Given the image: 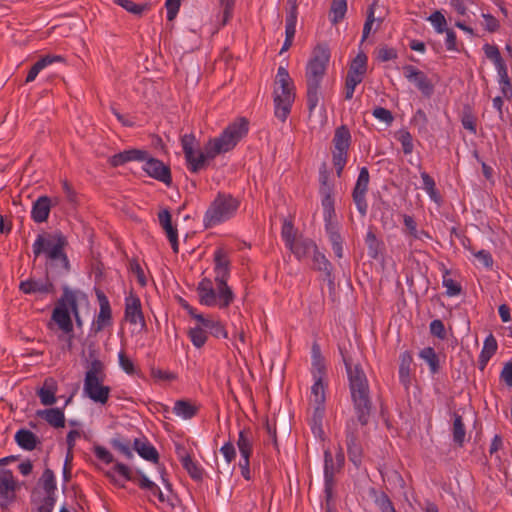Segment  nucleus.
<instances>
[{"label": "nucleus", "instance_id": "f3484780", "mask_svg": "<svg viewBox=\"0 0 512 512\" xmlns=\"http://www.w3.org/2000/svg\"><path fill=\"white\" fill-rule=\"evenodd\" d=\"M103 381L104 379H92L91 377L84 379L83 390L85 395L100 404L107 403L111 391L109 386L102 384Z\"/></svg>", "mask_w": 512, "mask_h": 512}, {"label": "nucleus", "instance_id": "bb28decb", "mask_svg": "<svg viewBox=\"0 0 512 512\" xmlns=\"http://www.w3.org/2000/svg\"><path fill=\"white\" fill-rule=\"evenodd\" d=\"M36 415L44 419L49 425L54 428H63L65 426L64 412L59 408H48L38 410Z\"/></svg>", "mask_w": 512, "mask_h": 512}, {"label": "nucleus", "instance_id": "79ce46f5", "mask_svg": "<svg viewBox=\"0 0 512 512\" xmlns=\"http://www.w3.org/2000/svg\"><path fill=\"white\" fill-rule=\"evenodd\" d=\"M39 481L46 495L55 496L56 480L54 472L50 468L43 471Z\"/></svg>", "mask_w": 512, "mask_h": 512}, {"label": "nucleus", "instance_id": "a878e982", "mask_svg": "<svg viewBox=\"0 0 512 512\" xmlns=\"http://www.w3.org/2000/svg\"><path fill=\"white\" fill-rule=\"evenodd\" d=\"M133 449L145 460L157 464L159 462V453L156 448L147 440L143 441L136 438L133 442Z\"/></svg>", "mask_w": 512, "mask_h": 512}, {"label": "nucleus", "instance_id": "052dcab7", "mask_svg": "<svg viewBox=\"0 0 512 512\" xmlns=\"http://www.w3.org/2000/svg\"><path fill=\"white\" fill-rule=\"evenodd\" d=\"M374 6H375V3H372L368 8L366 21L363 26V33H362V40H361L362 42L365 41L366 38L369 36L371 29H372V25L375 22Z\"/></svg>", "mask_w": 512, "mask_h": 512}, {"label": "nucleus", "instance_id": "423d86ee", "mask_svg": "<svg viewBox=\"0 0 512 512\" xmlns=\"http://www.w3.org/2000/svg\"><path fill=\"white\" fill-rule=\"evenodd\" d=\"M239 202L229 194L218 193L205 212L203 223L205 228L213 227L230 219L237 211Z\"/></svg>", "mask_w": 512, "mask_h": 512}, {"label": "nucleus", "instance_id": "4be33fe9", "mask_svg": "<svg viewBox=\"0 0 512 512\" xmlns=\"http://www.w3.org/2000/svg\"><path fill=\"white\" fill-rule=\"evenodd\" d=\"M53 203L48 196H40L32 206L31 217L36 223L45 222Z\"/></svg>", "mask_w": 512, "mask_h": 512}, {"label": "nucleus", "instance_id": "e433bc0d", "mask_svg": "<svg viewBox=\"0 0 512 512\" xmlns=\"http://www.w3.org/2000/svg\"><path fill=\"white\" fill-rule=\"evenodd\" d=\"M249 430H241L239 432L237 447L240 452L241 458H250L252 453V439Z\"/></svg>", "mask_w": 512, "mask_h": 512}, {"label": "nucleus", "instance_id": "c03bdc74", "mask_svg": "<svg viewBox=\"0 0 512 512\" xmlns=\"http://www.w3.org/2000/svg\"><path fill=\"white\" fill-rule=\"evenodd\" d=\"M314 384L311 387L312 401L314 405H325V386L323 378H314Z\"/></svg>", "mask_w": 512, "mask_h": 512}, {"label": "nucleus", "instance_id": "338daca9", "mask_svg": "<svg viewBox=\"0 0 512 512\" xmlns=\"http://www.w3.org/2000/svg\"><path fill=\"white\" fill-rule=\"evenodd\" d=\"M94 454L99 460L106 464H110L114 461V457L111 452L103 446L96 445L94 447Z\"/></svg>", "mask_w": 512, "mask_h": 512}, {"label": "nucleus", "instance_id": "37998d69", "mask_svg": "<svg viewBox=\"0 0 512 512\" xmlns=\"http://www.w3.org/2000/svg\"><path fill=\"white\" fill-rule=\"evenodd\" d=\"M112 312L110 305L100 306V311L94 326L95 332H100L104 327L111 325Z\"/></svg>", "mask_w": 512, "mask_h": 512}, {"label": "nucleus", "instance_id": "7c9ffc66", "mask_svg": "<svg viewBox=\"0 0 512 512\" xmlns=\"http://www.w3.org/2000/svg\"><path fill=\"white\" fill-rule=\"evenodd\" d=\"M56 383L52 378H48L44 381L43 387L37 391V395L43 405L49 406L56 402Z\"/></svg>", "mask_w": 512, "mask_h": 512}, {"label": "nucleus", "instance_id": "6ab92c4d", "mask_svg": "<svg viewBox=\"0 0 512 512\" xmlns=\"http://www.w3.org/2000/svg\"><path fill=\"white\" fill-rule=\"evenodd\" d=\"M125 320L130 324H140L142 328L146 327L145 318L142 312L140 298L130 293L125 299Z\"/></svg>", "mask_w": 512, "mask_h": 512}, {"label": "nucleus", "instance_id": "69168bd1", "mask_svg": "<svg viewBox=\"0 0 512 512\" xmlns=\"http://www.w3.org/2000/svg\"><path fill=\"white\" fill-rule=\"evenodd\" d=\"M373 116L380 121H383L387 124H391L394 120V117L390 110L383 108V107H376L373 112Z\"/></svg>", "mask_w": 512, "mask_h": 512}, {"label": "nucleus", "instance_id": "f257e3e1", "mask_svg": "<svg viewBox=\"0 0 512 512\" xmlns=\"http://www.w3.org/2000/svg\"><path fill=\"white\" fill-rule=\"evenodd\" d=\"M248 126L249 123L245 118L231 123L219 137L209 140L204 147V152H200L197 157L194 152L195 136L193 134L182 136L181 145L189 170L197 173L205 168L207 159H213L220 153L232 150L248 133Z\"/></svg>", "mask_w": 512, "mask_h": 512}, {"label": "nucleus", "instance_id": "8fccbe9b", "mask_svg": "<svg viewBox=\"0 0 512 512\" xmlns=\"http://www.w3.org/2000/svg\"><path fill=\"white\" fill-rule=\"evenodd\" d=\"M112 447L123 454L127 459L133 458V453L130 448L129 440H122L121 438H113L110 441Z\"/></svg>", "mask_w": 512, "mask_h": 512}, {"label": "nucleus", "instance_id": "5701e85b", "mask_svg": "<svg viewBox=\"0 0 512 512\" xmlns=\"http://www.w3.org/2000/svg\"><path fill=\"white\" fill-rule=\"evenodd\" d=\"M335 466L333 462V456L329 449L324 450V479H325V494L326 499L329 500L332 496V490L334 485V473Z\"/></svg>", "mask_w": 512, "mask_h": 512}, {"label": "nucleus", "instance_id": "49530a36", "mask_svg": "<svg viewBox=\"0 0 512 512\" xmlns=\"http://www.w3.org/2000/svg\"><path fill=\"white\" fill-rule=\"evenodd\" d=\"M421 178L423 181V188L426 190L432 200L438 202L440 200V196L438 190L436 189L434 179L427 172H421Z\"/></svg>", "mask_w": 512, "mask_h": 512}, {"label": "nucleus", "instance_id": "4d7b16f0", "mask_svg": "<svg viewBox=\"0 0 512 512\" xmlns=\"http://www.w3.org/2000/svg\"><path fill=\"white\" fill-rule=\"evenodd\" d=\"M113 2L134 15H141L145 9V6L136 4L131 0H113Z\"/></svg>", "mask_w": 512, "mask_h": 512}, {"label": "nucleus", "instance_id": "b1692460", "mask_svg": "<svg viewBox=\"0 0 512 512\" xmlns=\"http://www.w3.org/2000/svg\"><path fill=\"white\" fill-rule=\"evenodd\" d=\"M313 240L304 237H298L293 243H290L288 248L295 255L298 260H303L313 252L316 248Z\"/></svg>", "mask_w": 512, "mask_h": 512}, {"label": "nucleus", "instance_id": "de8ad7c7", "mask_svg": "<svg viewBox=\"0 0 512 512\" xmlns=\"http://www.w3.org/2000/svg\"><path fill=\"white\" fill-rule=\"evenodd\" d=\"M91 377L92 379H104V364L99 359L95 358L91 361L89 369L85 374V379Z\"/></svg>", "mask_w": 512, "mask_h": 512}, {"label": "nucleus", "instance_id": "dca6fc26", "mask_svg": "<svg viewBox=\"0 0 512 512\" xmlns=\"http://www.w3.org/2000/svg\"><path fill=\"white\" fill-rule=\"evenodd\" d=\"M143 170L152 178L169 186L172 183L171 169L161 160L151 157L149 154L144 160Z\"/></svg>", "mask_w": 512, "mask_h": 512}, {"label": "nucleus", "instance_id": "0e129e2a", "mask_svg": "<svg viewBox=\"0 0 512 512\" xmlns=\"http://www.w3.org/2000/svg\"><path fill=\"white\" fill-rule=\"evenodd\" d=\"M312 375L314 378H324L326 375L325 359H312Z\"/></svg>", "mask_w": 512, "mask_h": 512}, {"label": "nucleus", "instance_id": "13d9d810", "mask_svg": "<svg viewBox=\"0 0 512 512\" xmlns=\"http://www.w3.org/2000/svg\"><path fill=\"white\" fill-rule=\"evenodd\" d=\"M236 0H220V6L222 7V22L221 25L224 26L231 19L233 14V9L235 6Z\"/></svg>", "mask_w": 512, "mask_h": 512}, {"label": "nucleus", "instance_id": "6e6d98bb", "mask_svg": "<svg viewBox=\"0 0 512 512\" xmlns=\"http://www.w3.org/2000/svg\"><path fill=\"white\" fill-rule=\"evenodd\" d=\"M428 20L433 24L437 33H443L446 30V19L444 15L440 11H435L432 13Z\"/></svg>", "mask_w": 512, "mask_h": 512}, {"label": "nucleus", "instance_id": "e2e57ef3", "mask_svg": "<svg viewBox=\"0 0 512 512\" xmlns=\"http://www.w3.org/2000/svg\"><path fill=\"white\" fill-rule=\"evenodd\" d=\"M398 140L400 141L401 145H402V150L404 152V154H411L413 152V149H414V145H413V138H412V135L410 134V132L408 131H403L401 132L400 136L398 137Z\"/></svg>", "mask_w": 512, "mask_h": 512}, {"label": "nucleus", "instance_id": "a19ab883", "mask_svg": "<svg viewBox=\"0 0 512 512\" xmlns=\"http://www.w3.org/2000/svg\"><path fill=\"white\" fill-rule=\"evenodd\" d=\"M313 268L322 271L326 274V276H330L332 272V265L326 256L318 251L316 247L313 251Z\"/></svg>", "mask_w": 512, "mask_h": 512}, {"label": "nucleus", "instance_id": "7ed1b4c3", "mask_svg": "<svg viewBox=\"0 0 512 512\" xmlns=\"http://www.w3.org/2000/svg\"><path fill=\"white\" fill-rule=\"evenodd\" d=\"M330 60V50L327 44H318L312 53L311 59L306 66V84H307V107L311 114L317 107L320 100V86L326 73Z\"/></svg>", "mask_w": 512, "mask_h": 512}, {"label": "nucleus", "instance_id": "680f3d73", "mask_svg": "<svg viewBox=\"0 0 512 512\" xmlns=\"http://www.w3.org/2000/svg\"><path fill=\"white\" fill-rule=\"evenodd\" d=\"M375 503L381 510V512H396L394 505L388 495L382 492L376 499Z\"/></svg>", "mask_w": 512, "mask_h": 512}, {"label": "nucleus", "instance_id": "20e7f679", "mask_svg": "<svg viewBox=\"0 0 512 512\" xmlns=\"http://www.w3.org/2000/svg\"><path fill=\"white\" fill-rule=\"evenodd\" d=\"M295 86L288 70L280 66L274 81L273 103L274 115L281 122L288 118L295 101Z\"/></svg>", "mask_w": 512, "mask_h": 512}, {"label": "nucleus", "instance_id": "cd10ccee", "mask_svg": "<svg viewBox=\"0 0 512 512\" xmlns=\"http://www.w3.org/2000/svg\"><path fill=\"white\" fill-rule=\"evenodd\" d=\"M197 293L201 304L206 306H214L216 304V292L212 287V282L208 278H204L198 284Z\"/></svg>", "mask_w": 512, "mask_h": 512}, {"label": "nucleus", "instance_id": "f704fd0d", "mask_svg": "<svg viewBox=\"0 0 512 512\" xmlns=\"http://www.w3.org/2000/svg\"><path fill=\"white\" fill-rule=\"evenodd\" d=\"M180 460L183 468L188 472V474L193 480L202 481L203 469L192 460L189 454L181 456Z\"/></svg>", "mask_w": 512, "mask_h": 512}, {"label": "nucleus", "instance_id": "412c9836", "mask_svg": "<svg viewBox=\"0 0 512 512\" xmlns=\"http://www.w3.org/2000/svg\"><path fill=\"white\" fill-rule=\"evenodd\" d=\"M147 156L148 151L133 148L114 154L108 161L112 167H118L132 161L144 162Z\"/></svg>", "mask_w": 512, "mask_h": 512}, {"label": "nucleus", "instance_id": "3c124183", "mask_svg": "<svg viewBox=\"0 0 512 512\" xmlns=\"http://www.w3.org/2000/svg\"><path fill=\"white\" fill-rule=\"evenodd\" d=\"M135 484L139 486L140 489L146 490H155V483L151 481L141 470H137L134 473V480H131Z\"/></svg>", "mask_w": 512, "mask_h": 512}, {"label": "nucleus", "instance_id": "aec40b11", "mask_svg": "<svg viewBox=\"0 0 512 512\" xmlns=\"http://www.w3.org/2000/svg\"><path fill=\"white\" fill-rule=\"evenodd\" d=\"M165 474V470L163 469V471L161 472V477H162V481L166 487V489L168 490V494L165 495L161 490L160 488L158 487L157 484H155V490H149V493L151 496H154V497H157L158 500L161 502V503H166L167 504V507L170 509V512H184V509L183 507L180 505L179 503V500L177 499V497H175L174 495H172V485L171 483L168 481V479L165 478L164 476Z\"/></svg>", "mask_w": 512, "mask_h": 512}, {"label": "nucleus", "instance_id": "864d4df0", "mask_svg": "<svg viewBox=\"0 0 512 512\" xmlns=\"http://www.w3.org/2000/svg\"><path fill=\"white\" fill-rule=\"evenodd\" d=\"M281 235L287 247L290 245V243H293L295 240H297L292 221L286 219L284 220Z\"/></svg>", "mask_w": 512, "mask_h": 512}, {"label": "nucleus", "instance_id": "1a4fd4ad", "mask_svg": "<svg viewBox=\"0 0 512 512\" xmlns=\"http://www.w3.org/2000/svg\"><path fill=\"white\" fill-rule=\"evenodd\" d=\"M483 51L485 56L493 62L495 65L498 75H499V84L501 87V92L503 96L507 99L512 98V83L508 76L507 65L504 59L501 56V53L496 45L492 44H484Z\"/></svg>", "mask_w": 512, "mask_h": 512}, {"label": "nucleus", "instance_id": "6e6552de", "mask_svg": "<svg viewBox=\"0 0 512 512\" xmlns=\"http://www.w3.org/2000/svg\"><path fill=\"white\" fill-rule=\"evenodd\" d=\"M333 165L338 177L342 175L343 169L347 163L348 150L351 144V133L346 125L336 128L333 137Z\"/></svg>", "mask_w": 512, "mask_h": 512}, {"label": "nucleus", "instance_id": "9b49d317", "mask_svg": "<svg viewBox=\"0 0 512 512\" xmlns=\"http://www.w3.org/2000/svg\"><path fill=\"white\" fill-rule=\"evenodd\" d=\"M67 244V239L61 232L39 234L32 246L33 254L35 258L41 254H45L46 258H49L54 248L59 245L61 252H64Z\"/></svg>", "mask_w": 512, "mask_h": 512}, {"label": "nucleus", "instance_id": "5fc2aeb1", "mask_svg": "<svg viewBox=\"0 0 512 512\" xmlns=\"http://www.w3.org/2000/svg\"><path fill=\"white\" fill-rule=\"evenodd\" d=\"M449 271L445 270V274L443 276V286L446 287L447 291L446 294L448 296H456L461 293V285L454 281L451 278H448Z\"/></svg>", "mask_w": 512, "mask_h": 512}, {"label": "nucleus", "instance_id": "c85d7f7f", "mask_svg": "<svg viewBox=\"0 0 512 512\" xmlns=\"http://www.w3.org/2000/svg\"><path fill=\"white\" fill-rule=\"evenodd\" d=\"M15 442L22 449L32 451L40 443V440L32 431L19 429L15 434Z\"/></svg>", "mask_w": 512, "mask_h": 512}, {"label": "nucleus", "instance_id": "c9c22d12", "mask_svg": "<svg viewBox=\"0 0 512 512\" xmlns=\"http://www.w3.org/2000/svg\"><path fill=\"white\" fill-rule=\"evenodd\" d=\"M453 427H452V435H453V441L455 444H457L459 447H462L465 441V425L462 419V416L454 413L453 414Z\"/></svg>", "mask_w": 512, "mask_h": 512}, {"label": "nucleus", "instance_id": "0eeeda50", "mask_svg": "<svg viewBox=\"0 0 512 512\" xmlns=\"http://www.w3.org/2000/svg\"><path fill=\"white\" fill-rule=\"evenodd\" d=\"M214 263L215 282L218 289L219 299L221 300L220 307H227L234 300V294L231 288L227 285V281L230 276V261L223 249L219 248L215 251Z\"/></svg>", "mask_w": 512, "mask_h": 512}, {"label": "nucleus", "instance_id": "58836bf2", "mask_svg": "<svg viewBox=\"0 0 512 512\" xmlns=\"http://www.w3.org/2000/svg\"><path fill=\"white\" fill-rule=\"evenodd\" d=\"M347 11V1L346 0H332L330 7V20L333 24L339 23L343 20Z\"/></svg>", "mask_w": 512, "mask_h": 512}, {"label": "nucleus", "instance_id": "bf43d9fd", "mask_svg": "<svg viewBox=\"0 0 512 512\" xmlns=\"http://www.w3.org/2000/svg\"><path fill=\"white\" fill-rule=\"evenodd\" d=\"M119 365L129 375H134L136 369L132 360L126 355L125 351H120L118 354Z\"/></svg>", "mask_w": 512, "mask_h": 512}, {"label": "nucleus", "instance_id": "ea45409f", "mask_svg": "<svg viewBox=\"0 0 512 512\" xmlns=\"http://www.w3.org/2000/svg\"><path fill=\"white\" fill-rule=\"evenodd\" d=\"M365 243L367 245L369 257L377 259L383 243L377 238L376 234L371 229L366 234Z\"/></svg>", "mask_w": 512, "mask_h": 512}, {"label": "nucleus", "instance_id": "72a5a7b5", "mask_svg": "<svg viewBox=\"0 0 512 512\" xmlns=\"http://www.w3.org/2000/svg\"><path fill=\"white\" fill-rule=\"evenodd\" d=\"M419 357L423 359L428 365L432 374H437L440 371L439 357L434 348L425 347L419 352Z\"/></svg>", "mask_w": 512, "mask_h": 512}, {"label": "nucleus", "instance_id": "2f4dec72", "mask_svg": "<svg viewBox=\"0 0 512 512\" xmlns=\"http://www.w3.org/2000/svg\"><path fill=\"white\" fill-rule=\"evenodd\" d=\"M412 355L408 351H404L400 355V365H399V380L403 384V386L408 389L410 385V367L412 364Z\"/></svg>", "mask_w": 512, "mask_h": 512}, {"label": "nucleus", "instance_id": "f03ea898", "mask_svg": "<svg viewBox=\"0 0 512 512\" xmlns=\"http://www.w3.org/2000/svg\"><path fill=\"white\" fill-rule=\"evenodd\" d=\"M340 353L348 375L355 416L360 425L366 426L373 411L368 379L360 364H353L352 358L346 355L342 349H340Z\"/></svg>", "mask_w": 512, "mask_h": 512}, {"label": "nucleus", "instance_id": "39448f33", "mask_svg": "<svg viewBox=\"0 0 512 512\" xmlns=\"http://www.w3.org/2000/svg\"><path fill=\"white\" fill-rule=\"evenodd\" d=\"M63 294L57 300L55 308L52 311L51 321L48 328L53 330V326L57 325L58 329L68 335V346L71 347L73 338V322L71 319L70 296H74V292L67 285H63Z\"/></svg>", "mask_w": 512, "mask_h": 512}, {"label": "nucleus", "instance_id": "473e14b6", "mask_svg": "<svg viewBox=\"0 0 512 512\" xmlns=\"http://www.w3.org/2000/svg\"><path fill=\"white\" fill-rule=\"evenodd\" d=\"M62 60H63V58L61 56L47 55V56L42 57L30 68V70L27 74V77H26V82L28 83V82L34 81L35 78L37 77V75L39 74V72L42 69H44L46 66H48L49 64H52L55 61H62Z\"/></svg>", "mask_w": 512, "mask_h": 512}, {"label": "nucleus", "instance_id": "09e8293b", "mask_svg": "<svg viewBox=\"0 0 512 512\" xmlns=\"http://www.w3.org/2000/svg\"><path fill=\"white\" fill-rule=\"evenodd\" d=\"M322 207L324 210V219L333 218L335 216L334 200L331 196V188L327 187L325 194H323Z\"/></svg>", "mask_w": 512, "mask_h": 512}, {"label": "nucleus", "instance_id": "c756f323", "mask_svg": "<svg viewBox=\"0 0 512 512\" xmlns=\"http://www.w3.org/2000/svg\"><path fill=\"white\" fill-rule=\"evenodd\" d=\"M367 60L368 58L364 52L358 53L352 60L346 77H352L362 81L367 71Z\"/></svg>", "mask_w": 512, "mask_h": 512}, {"label": "nucleus", "instance_id": "4c0bfd02", "mask_svg": "<svg viewBox=\"0 0 512 512\" xmlns=\"http://www.w3.org/2000/svg\"><path fill=\"white\" fill-rule=\"evenodd\" d=\"M197 411L198 408L186 400H177L173 408V412L184 419H191Z\"/></svg>", "mask_w": 512, "mask_h": 512}, {"label": "nucleus", "instance_id": "603ef678", "mask_svg": "<svg viewBox=\"0 0 512 512\" xmlns=\"http://www.w3.org/2000/svg\"><path fill=\"white\" fill-rule=\"evenodd\" d=\"M129 271L136 276L141 287L146 286L147 278L137 259L133 258L129 261Z\"/></svg>", "mask_w": 512, "mask_h": 512}, {"label": "nucleus", "instance_id": "ddd939ff", "mask_svg": "<svg viewBox=\"0 0 512 512\" xmlns=\"http://www.w3.org/2000/svg\"><path fill=\"white\" fill-rule=\"evenodd\" d=\"M16 482L11 470H0V507L3 511H7L10 504L16 498Z\"/></svg>", "mask_w": 512, "mask_h": 512}, {"label": "nucleus", "instance_id": "9d476101", "mask_svg": "<svg viewBox=\"0 0 512 512\" xmlns=\"http://www.w3.org/2000/svg\"><path fill=\"white\" fill-rule=\"evenodd\" d=\"M70 272V263L65 252H61V246L54 248L51 257L46 262V277L54 284L66 277Z\"/></svg>", "mask_w": 512, "mask_h": 512}, {"label": "nucleus", "instance_id": "2eb2a0df", "mask_svg": "<svg viewBox=\"0 0 512 512\" xmlns=\"http://www.w3.org/2000/svg\"><path fill=\"white\" fill-rule=\"evenodd\" d=\"M405 78L413 83L424 97L430 98L434 93V85L428 76L413 65L403 67Z\"/></svg>", "mask_w": 512, "mask_h": 512}, {"label": "nucleus", "instance_id": "774afa93", "mask_svg": "<svg viewBox=\"0 0 512 512\" xmlns=\"http://www.w3.org/2000/svg\"><path fill=\"white\" fill-rule=\"evenodd\" d=\"M55 502V496L46 495L37 507L36 512H52Z\"/></svg>", "mask_w": 512, "mask_h": 512}, {"label": "nucleus", "instance_id": "a211bd4d", "mask_svg": "<svg viewBox=\"0 0 512 512\" xmlns=\"http://www.w3.org/2000/svg\"><path fill=\"white\" fill-rule=\"evenodd\" d=\"M19 289L24 294H55L56 286L55 284L45 276V279H34L29 278L27 280L21 281L19 284Z\"/></svg>", "mask_w": 512, "mask_h": 512}, {"label": "nucleus", "instance_id": "393cba45", "mask_svg": "<svg viewBox=\"0 0 512 512\" xmlns=\"http://www.w3.org/2000/svg\"><path fill=\"white\" fill-rule=\"evenodd\" d=\"M498 348L497 340L492 333H490L484 340L483 348L480 352L478 359V367L481 371L485 369L489 360L496 353Z\"/></svg>", "mask_w": 512, "mask_h": 512}, {"label": "nucleus", "instance_id": "a18cd8bd", "mask_svg": "<svg viewBox=\"0 0 512 512\" xmlns=\"http://www.w3.org/2000/svg\"><path fill=\"white\" fill-rule=\"evenodd\" d=\"M188 336L196 348H201L207 341L206 331L201 326H195L189 329Z\"/></svg>", "mask_w": 512, "mask_h": 512}, {"label": "nucleus", "instance_id": "f8f14e48", "mask_svg": "<svg viewBox=\"0 0 512 512\" xmlns=\"http://www.w3.org/2000/svg\"><path fill=\"white\" fill-rule=\"evenodd\" d=\"M370 181L369 171L367 167L360 169L356 184L352 191L353 202L361 216H366L368 204L366 201V193Z\"/></svg>", "mask_w": 512, "mask_h": 512}, {"label": "nucleus", "instance_id": "4468645a", "mask_svg": "<svg viewBox=\"0 0 512 512\" xmlns=\"http://www.w3.org/2000/svg\"><path fill=\"white\" fill-rule=\"evenodd\" d=\"M346 445L349 460L358 468L362 463L363 450L358 439L355 421L351 419L346 426Z\"/></svg>", "mask_w": 512, "mask_h": 512}]
</instances>
